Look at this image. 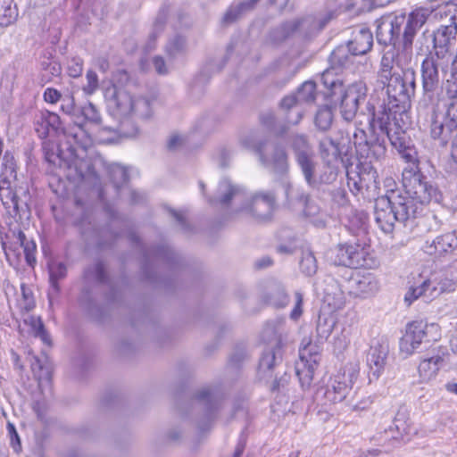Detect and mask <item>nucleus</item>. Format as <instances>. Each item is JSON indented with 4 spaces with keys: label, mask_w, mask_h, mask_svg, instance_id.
Wrapping results in <instances>:
<instances>
[{
    "label": "nucleus",
    "mask_w": 457,
    "mask_h": 457,
    "mask_svg": "<svg viewBox=\"0 0 457 457\" xmlns=\"http://www.w3.org/2000/svg\"><path fill=\"white\" fill-rule=\"evenodd\" d=\"M17 240L21 246L23 248L25 260L27 263L33 267L36 263L35 252H36V244L34 241L28 240L26 238L25 234L21 230H18L17 232Z\"/></svg>",
    "instance_id": "obj_36"
},
{
    "label": "nucleus",
    "mask_w": 457,
    "mask_h": 457,
    "mask_svg": "<svg viewBox=\"0 0 457 457\" xmlns=\"http://www.w3.org/2000/svg\"><path fill=\"white\" fill-rule=\"evenodd\" d=\"M18 16L15 6L12 5V0H0V25L8 27L16 21Z\"/></svg>",
    "instance_id": "obj_35"
},
{
    "label": "nucleus",
    "mask_w": 457,
    "mask_h": 457,
    "mask_svg": "<svg viewBox=\"0 0 457 457\" xmlns=\"http://www.w3.org/2000/svg\"><path fill=\"white\" fill-rule=\"evenodd\" d=\"M438 293L436 287L430 278H423L420 275L415 285L411 286L406 293L404 300L409 303H411L420 296L430 299L435 297Z\"/></svg>",
    "instance_id": "obj_24"
},
{
    "label": "nucleus",
    "mask_w": 457,
    "mask_h": 457,
    "mask_svg": "<svg viewBox=\"0 0 457 457\" xmlns=\"http://www.w3.org/2000/svg\"><path fill=\"white\" fill-rule=\"evenodd\" d=\"M365 145L368 146L367 156L371 155L376 159H379L386 154V147L382 143L376 142L369 145V144L365 142Z\"/></svg>",
    "instance_id": "obj_51"
},
{
    "label": "nucleus",
    "mask_w": 457,
    "mask_h": 457,
    "mask_svg": "<svg viewBox=\"0 0 457 457\" xmlns=\"http://www.w3.org/2000/svg\"><path fill=\"white\" fill-rule=\"evenodd\" d=\"M445 111L438 107L434 110L431 120V136L434 138H446L457 128V99H448Z\"/></svg>",
    "instance_id": "obj_10"
},
{
    "label": "nucleus",
    "mask_w": 457,
    "mask_h": 457,
    "mask_svg": "<svg viewBox=\"0 0 457 457\" xmlns=\"http://www.w3.org/2000/svg\"><path fill=\"white\" fill-rule=\"evenodd\" d=\"M153 65L155 71L160 75H165L168 73V67L164 59L161 55H155L152 59Z\"/></svg>",
    "instance_id": "obj_56"
},
{
    "label": "nucleus",
    "mask_w": 457,
    "mask_h": 457,
    "mask_svg": "<svg viewBox=\"0 0 457 457\" xmlns=\"http://www.w3.org/2000/svg\"><path fill=\"white\" fill-rule=\"evenodd\" d=\"M445 390L450 394L457 395V383H455V382L446 383Z\"/></svg>",
    "instance_id": "obj_64"
},
{
    "label": "nucleus",
    "mask_w": 457,
    "mask_h": 457,
    "mask_svg": "<svg viewBox=\"0 0 457 457\" xmlns=\"http://www.w3.org/2000/svg\"><path fill=\"white\" fill-rule=\"evenodd\" d=\"M395 430L397 435L393 436L392 438L397 441L409 440L412 428L409 420L405 419L403 415H398L395 419L394 428H390V431Z\"/></svg>",
    "instance_id": "obj_34"
},
{
    "label": "nucleus",
    "mask_w": 457,
    "mask_h": 457,
    "mask_svg": "<svg viewBox=\"0 0 457 457\" xmlns=\"http://www.w3.org/2000/svg\"><path fill=\"white\" fill-rule=\"evenodd\" d=\"M320 149L321 156L324 159H336L339 154V146L331 138H324L323 140H321L320 143Z\"/></svg>",
    "instance_id": "obj_44"
},
{
    "label": "nucleus",
    "mask_w": 457,
    "mask_h": 457,
    "mask_svg": "<svg viewBox=\"0 0 457 457\" xmlns=\"http://www.w3.org/2000/svg\"><path fill=\"white\" fill-rule=\"evenodd\" d=\"M370 126L374 130L378 129L382 133L386 134L392 145H396L397 140H399L400 137L397 136L396 132L392 133L393 129L391 128L390 115L386 110L373 114Z\"/></svg>",
    "instance_id": "obj_26"
},
{
    "label": "nucleus",
    "mask_w": 457,
    "mask_h": 457,
    "mask_svg": "<svg viewBox=\"0 0 457 457\" xmlns=\"http://www.w3.org/2000/svg\"><path fill=\"white\" fill-rule=\"evenodd\" d=\"M401 54L402 51L397 54L395 51H387L384 54L378 72V78L382 84H386V79H390L395 73L400 72L396 60L397 56Z\"/></svg>",
    "instance_id": "obj_27"
},
{
    "label": "nucleus",
    "mask_w": 457,
    "mask_h": 457,
    "mask_svg": "<svg viewBox=\"0 0 457 457\" xmlns=\"http://www.w3.org/2000/svg\"><path fill=\"white\" fill-rule=\"evenodd\" d=\"M260 0H245L237 6L231 7L225 14L224 20L227 22L236 21L241 14L253 10Z\"/></svg>",
    "instance_id": "obj_37"
},
{
    "label": "nucleus",
    "mask_w": 457,
    "mask_h": 457,
    "mask_svg": "<svg viewBox=\"0 0 457 457\" xmlns=\"http://www.w3.org/2000/svg\"><path fill=\"white\" fill-rule=\"evenodd\" d=\"M457 36V22H451L449 25H440L433 34L434 47L439 52L447 53L455 42Z\"/></svg>",
    "instance_id": "obj_23"
},
{
    "label": "nucleus",
    "mask_w": 457,
    "mask_h": 457,
    "mask_svg": "<svg viewBox=\"0 0 457 457\" xmlns=\"http://www.w3.org/2000/svg\"><path fill=\"white\" fill-rule=\"evenodd\" d=\"M110 177L115 185L120 187L121 185L126 183L129 179L128 172L126 169L119 164H113L110 167Z\"/></svg>",
    "instance_id": "obj_46"
},
{
    "label": "nucleus",
    "mask_w": 457,
    "mask_h": 457,
    "mask_svg": "<svg viewBox=\"0 0 457 457\" xmlns=\"http://www.w3.org/2000/svg\"><path fill=\"white\" fill-rule=\"evenodd\" d=\"M367 91L363 81H357L345 90L341 99V113L345 120L350 121L355 117L359 104L366 98Z\"/></svg>",
    "instance_id": "obj_12"
},
{
    "label": "nucleus",
    "mask_w": 457,
    "mask_h": 457,
    "mask_svg": "<svg viewBox=\"0 0 457 457\" xmlns=\"http://www.w3.org/2000/svg\"><path fill=\"white\" fill-rule=\"evenodd\" d=\"M445 90L448 99H457V71L450 70L445 82Z\"/></svg>",
    "instance_id": "obj_48"
},
{
    "label": "nucleus",
    "mask_w": 457,
    "mask_h": 457,
    "mask_svg": "<svg viewBox=\"0 0 457 457\" xmlns=\"http://www.w3.org/2000/svg\"><path fill=\"white\" fill-rule=\"evenodd\" d=\"M445 355L436 353L429 357L423 358L418 366V374L420 383H428L435 379L444 366Z\"/></svg>",
    "instance_id": "obj_19"
},
{
    "label": "nucleus",
    "mask_w": 457,
    "mask_h": 457,
    "mask_svg": "<svg viewBox=\"0 0 457 457\" xmlns=\"http://www.w3.org/2000/svg\"><path fill=\"white\" fill-rule=\"evenodd\" d=\"M299 104H301L299 103L298 98L295 93L285 96L280 102V107L285 111H288Z\"/></svg>",
    "instance_id": "obj_55"
},
{
    "label": "nucleus",
    "mask_w": 457,
    "mask_h": 457,
    "mask_svg": "<svg viewBox=\"0 0 457 457\" xmlns=\"http://www.w3.org/2000/svg\"><path fill=\"white\" fill-rule=\"evenodd\" d=\"M315 345H308L300 350V360L295 365V373L303 387H309L312 382L314 370L319 363V354Z\"/></svg>",
    "instance_id": "obj_13"
},
{
    "label": "nucleus",
    "mask_w": 457,
    "mask_h": 457,
    "mask_svg": "<svg viewBox=\"0 0 457 457\" xmlns=\"http://www.w3.org/2000/svg\"><path fill=\"white\" fill-rule=\"evenodd\" d=\"M62 112L67 114H74L75 111V101L73 96H69L62 100L61 106Z\"/></svg>",
    "instance_id": "obj_57"
},
{
    "label": "nucleus",
    "mask_w": 457,
    "mask_h": 457,
    "mask_svg": "<svg viewBox=\"0 0 457 457\" xmlns=\"http://www.w3.org/2000/svg\"><path fill=\"white\" fill-rule=\"evenodd\" d=\"M80 114L85 120L94 126H101L102 117L97 107L91 102L87 103L80 109Z\"/></svg>",
    "instance_id": "obj_42"
},
{
    "label": "nucleus",
    "mask_w": 457,
    "mask_h": 457,
    "mask_svg": "<svg viewBox=\"0 0 457 457\" xmlns=\"http://www.w3.org/2000/svg\"><path fill=\"white\" fill-rule=\"evenodd\" d=\"M408 16L404 14L394 17H383L378 20L377 25V37L379 42L392 43L401 33L402 25L407 22Z\"/></svg>",
    "instance_id": "obj_16"
},
{
    "label": "nucleus",
    "mask_w": 457,
    "mask_h": 457,
    "mask_svg": "<svg viewBox=\"0 0 457 457\" xmlns=\"http://www.w3.org/2000/svg\"><path fill=\"white\" fill-rule=\"evenodd\" d=\"M164 24L165 21L163 18L156 19L155 22L154 23L153 31L149 35V41L146 46L149 50L154 48L157 37L162 32Z\"/></svg>",
    "instance_id": "obj_50"
},
{
    "label": "nucleus",
    "mask_w": 457,
    "mask_h": 457,
    "mask_svg": "<svg viewBox=\"0 0 457 457\" xmlns=\"http://www.w3.org/2000/svg\"><path fill=\"white\" fill-rule=\"evenodd\" d=\"M332 19V14H327L322 24H318L316 19L312 15L303 16L301 18H297L291 21H288L286 24V29L288 32H300L303 34H309L313 32L314 30H319L325 26L327 22H328Z\"/></svg>",
    "instance_id": "obj_25"
},
{
    "label": "nucleus",
    "mask_w": 457,
    "mask_h": 457,
    "mask_svg": "<svg viewBox=\"0 0 457 457\" xmlns=\"http://www.w3.org/2000/svg\"><path fill=\"white\" fill-rule=\"evenodd\" d=\"M350 293L356 297H368L378 291L377 278L368 270L356 271L349 280Z\"/></svg>",
    "instance_id": "obj_15"
},
{
    "label": "nucleus",
    "mask_w": 457,
    "mask_h": 457,
    "mask_svg": "<svg viewBox=\"0 0 457 457\" xmlns=\"http://www.w3.org/2000/svg\"><path fill=\"white\" fill-rule=\"evenodd\" d=\"M288 383V378L287 377V375H285L284 377H282L279 381H275L273 386H272V390H278L280 386L284 387L285 385H287Z\"/></svg>",
    "instance_id": "obj_63"
},
{
    "label": "nucleus",
    "mask_w": 457,
    "mask_h": 457,
    "mask_svg": "<svg viewBox=\"0 0 457 457\" xmlns=\"http://www.w3.org/2000/svg\"><path fill=\"white\" fill-rule=\"evenodd\" d=\"M94 65L103 72L107 71L110 66L107 58L104 56L96 57L94 60Z\"/></svg>",
    "instance_id": "obj_59"
},
{
    "label": "nucleus",
    "mask_w": 457,
    "mask_h": 457,
    "mask_svg": "<svg viewBox=\"0 0 457 457\" xmlns=\"http://www.w3.org/2000/svg\"><path fill=\"white\" fill-rule=\"evenodd\" d=\"M457 248V232L452 231L440 235L432 241H427L424 249L428 254L444 255Z\"/></svg>",
    "instance_id": "obj_20"
},
{
    "label": "nucleus",
    "mask_w": 457,
    "mask_h": 457,
    "mask_svg": "<svg viewBox=\"0 0 457 457\" xmlns=\"http://www.w3.org/2000/svg\"><path fill=\"white\" fill-rule=\"evenodd\" d=\"M21 295L24 302L23 308L27 311L31 310L35 306V301L31 290L25 285H21Z\"/></svg>",
    "instance_id": "obj_54"
},
{
    "label": "nucleus",
    "mask_w": 457,
    "mask_h": 457,
    "mask_svg": "<svg viewBox=\"0 0 457 457\" xmlns=\"http://www.w3.org/2000/svg\"><path fill=\"white\" fill-rule=\"evenodd\" d=\"M439 51H436V59L426 58L422 62V82L425 92H433L439 83V69L445 71L446 63L439 58Z\"/></svg>",
    "instance_id": "obj_18"
},
{
    "label": "nucleus",
    "mask_w": 457,
    "mask_h": 457,
    "mask_svg": "<svg viewBox=\"0 0 457 457\" xmlns=\"http://www.w3.org/2000/svg\"><path fill=\"white\" fill-rule=\"evenodd\" d=\"M403 185L408 197L398 195L397 200L392 202L385 195L376 201L375 220L386 233L393 231L396 221L404 222L415 218L425 204L432 200H440L437 189L428 184L420 173H413L410 178H405Z\"/></svg>",
    "instance_id": "obj_1"
},
{
    "label": "nucleus",
    "mask_w": 457,
    "mask_h": 457,
    "mask_svg": "<svg viewBox=\"0 0 457 457\" xmlns=\"http://www.w3.org/2000/svg\"><path fill=\"white\" fill-rule=\"evenodd\" d=\"M290 145L294 151L295 159L300 156H306L314 154V151L304 135H293L290 137Z\"/></svg>",
    "instance_id": "obj_31"
},
{
    "label": "nucleus",
    "mask_w": 457,
    "mask_h": 457,
    "mask_svg": "<svg viewBox=\"0 0 457 457\" xmlns=\"http://www.w3.org/2000/svg\"><path fill=\"white\" fill-rule=\"evenodd\" d=\"M430 16L441 22L440 25H449L452 21L457 22V4L445 3L436 8L421 6L415 8L408 14L406 26H404L403 32V45L407 49V53L404 54V62L410 60L413 39Z\"/></svg>",
    "instance_id": "obj_4"
},
{
    "label": "nucleus",
    "mask_w": 457,
    "mask_h": 457,
    "mask_svg": "<svg viewBox=\"0 0 457 457\" xmlns=\"http://www.w3.org/2000/svg\"><path fill=\"white\" fill-rule=\"evenodd\" d=\"M287 330L282 324L265 328L263 337L267 341L269 348L261 358L259 364L261 372L269 373L281 361V347L287 339Z\"/></svg>",
    "instance_id": "obj_9"
},
{
    "label": "nucleus",
    "mask_w": 457,
    "mask_h": 457,
    "mask_svg": "<svg viewBox=\"0 0 457 457\" xmlns=\"http://www.w3.org/2000/svg\"><path fill=\"white\" fill-rule=\"evenodd\" d=\"M300 268L303 273L312 276L317 271V262L312 252H303L300 261Z\"/></svg>",
    "instance_id": "obj_45"
},
{
    "label": "nucleus",
    "mask_w": 457,
    "mask_h": 457,
    "mask_svg": "<svg viewBox=\"0 0 457 457\" xmlns=\"http://www.w3.org/2000/svg\"><path fill=\"white\" fill-rule=\"evenodd\" d=\"M298 98L299 103L311 104L316 97V85L312 81L304 82L295 93Z\"/></svg>",
    "instance_id": "obj_40"
},
{
    "label": "nucleus",
    "mask_w": 457,
    "mask_h": 457,
    "mask_svg": "<svg viewBox=\"0 0 457 457\" xmlns=\"http://www.w3.org/2000/svg\"><path fill=\"white\" fill-rule=\"evenodd\" d=\"M50 283L52 288L58 292V280L65 278L67 268L62 262H53L49 264Z\"/></svg>",
    "instance_id": "obj_41"
},
{
    "label": "nucleus",
    "mask_w": 457,
    "mask_h": 457,
    "mask_svg": "<svg viewBox=\"0 0 457 457\" xmlns=\"http://www.w3.org/2000/svg\"><path fill=\"white\" fill-rule=\"evenodd\" d=\"M333 120L334 113L332 108L324 106L318 110L314 121L319 129L326 131L331 127Z\"/></svg>",
    "instance_id": "obj_38"
},
{
    "label": "nucleus",
    "mask_w": 457,
    "mask_h": 457,
    "mask_svg": "<svg viewBox=\"0 0 457 457\" xmlns=\"http://www.w3.org/2000/svg\"><path fill=\"white\" fill-rule=\"evenodd\" d=\"M373 36L369 29L356 27L352 32V38L348 42V48L352 55L367 54L372 47Z\"/></svg>",
    "instance_id": "obj_21"
},
{
    "label": "nucleus",
    "mask_w": 457,
    "mask_h": 457,
    "mask_svg": "<svg viewBox=\"0 0 457 457\" xmlns=\"http://www.w3.org/2000/svg\"><path fill=\"white\" fill-rule=\"evenodd\" d=\"M260 161L263 165L271 169L275 173L286 174L288 170V156L285 147L278 143H272L266 147L253 146Z\"/></svg>",
    "instance_id": "obj_11"
},
{
    "label": "nucleus",
    "mask_w": 457,
    "mask_h": 457,
    "mask_svg": "<svg viewBox=\"0 0 457 457\" xmlns=\"http://www.w3.org/2000/svg\"><path fill=\"white\" fill-rule=\"evenodd\" d=\"M451 156L453 160L457 163V135L453 137L451 144Z\"/></svg>",
    "instance_id": "obj_62"
},
{
    "label": "nucleus",
    "mask_w": 457,
    "mask_h": 457,
    "mask_svg": "<svg viewBox=\"0 0 457 457\" xmlns=\"http://www.w3.org/2000/svg\"><path fill=\"white\" fill-rule=\"evenodd\" d=\"M299 165L306 183L310 187L317 186L316 179V168L317 162L315 161V154H312L306 156H300L295 159Z\"/></svg>",
    "instance_id": "obj_28"
},
{
    "label": "nucleus",
    "mask_w": 457,
    "mask_h": 457,
    "mask_svg": "<svg viewBox=\"0 0 457 457\" xmlns=\"http://www.w3.org/2000/svg\"><path fill=\"white\" fill-rule=\"evenodd\" d=\"M389 353L388 345L385 342H378L370 347L367 362L369 366V379L378 380L382 375L386 365V359Z\"/></svg>",
    "instance_id": "obj_17"
},
{
    "label": "nucleus",
    "mask_w": 457,
    "mask_h": 457,
    "mask_svg": "<svg viewBox=\"0 0 457 457\" xmlns=\"http://www.w3.org/2000/svg\"><path fill=\"white\" fill-rule=\"evenodd\" d=\"M440 328L436 323L414 320L407 324L400 339V351L405 356L411 355L423 342H436L440 338Z\"/></svg>",
    "instance_id": "obj_7"
},
{
    "label": "nucleus",
    "mask_w": 457,
    "mask_h": 457,
    "mask_svg": "<svg viewBox=\"0 0 457 457\" xmlns=\"http://www.w3.org/2000/svg\"><path fill=\"white\" fill-rule=\"evenodd\" d=\"M335 263L348 267H361L368 265L367 251L359 244H339L336 249Z\"/></svg>",
    "instance_id": "obj_14"
},
{
    "label": "nucleus",
    "mask_w": 457,
    "mask_h": 457,
    "mask_svg": "<svg viewBox=\"0 0 457 457\" xmlns=\"http://www.w3.org/2000/svg\"><path fill=\"white\" fill-rule=\"evenodd\" d=\"M380 453L378 449H370L366 451H360L353 457H376Z\"/></svg>",
    "instance_id": "obj_60"
},
{
    "label": "nucleus",
    "mask_w": 457,
    "mask_h": 457,
    "mask_svg": "<svg viewBox=\"0 0 457 457\" xmlns=\"http://www.w3.org/2000/svg\"><path fill=\"white\" fill-rule=\"evenodd\" d=\"M110 113L123 122L129 119L145 120L152 115L151 103L144 97H134L126 90L114 85L104 91Z\"/></svg>",
    "instance_id": "obj_5"
},
{
    "label": "nucleus",
    "mask_w": 457,
    "mask_h": 457,
    "mask_svg": "<svg viewBox=\"0 0 457 457\" xmlns=\"http://www.w3.org/2000/svg\"><path fill=\"white\" fill-rule=\"evenodd\" d=\"M335 319L331 316L320 315L317 323V332L320 337L327 338L335 327Z\"/></svg>",
    "instance_id": "obj_43"
},
{
    "label": "nucleus",
    "mask_w": 457,
    "mask_h": 457,
    "mask_svg": "<svg viewBox=\"0 0 457 457\" xmlns=\"http://www.w3.org/2000/svg\"><path fill=\"white\" fill-rule=\"evenodd\" d=\"M349 48L345 46L337 47L329 56V68L335 71L336 73L341 71L344 68L351 63V55L349 54Z\"/></svg>",
    "instance_id": "obj_30"
},
{
    "label": "nucleus",
    "mask_w": 457,
    "mask_h": 457,
    "mask_svg": "<svg viewBox=\"0 0 457 457\" xmlns=\"http://www.w3.org/2000/svg\"><path fill=\"white\" fill-rule=\"evenodd\" d=\"M24 325L28 327L29 333L40 339L46 345H50V338L45 330L44 325L39 317L28 316L24 319Z\"/></svg>",
    "instance_id": "obj_33"
},
{
    "label": "nucleus",
    "mask_w": 457,
    "mask_h": 457,
    "mask_svg": "<svg viewBox=\"0 0 457 457\" xmlns=\"http://www.w3.org/2000/svg\"><path fill=\"white\" fill-rule=\"evenodd\" d=\"M62 132L71 140V143L83 149L87 148L92 143L90 137L81 124H74L68 129H63Z\"/></svg>",
    "instance_id": "obj_29"
},
{
    "label": "nucleus",
    "mask_w": 457,
    "mask_h": 457,
    "mask_svg": "<svg viewBox=\"0 0 457 457\" xmlns=\"http://www.w3.org/2000/svg\"><path fill=\"white\" fill-rule=\"evenodd\" d=\"M407 53L406 47L403 45L402 54L397 56L396 64L400 72H396L390 79H386V94L389 98L396 103L404 104L414 94L415 90V73L412 70L406 68L411 62L410 60L404 62V54Z\"/></svg>",
    "instance_id": "obj_6"
},
{
    "label": "nucleus",
    "mask_w": 457,
    "mask_h": 457,
    "mask_svg": "<svg viewBox=\"0 0 457 457\" xmlns=\"http://www.w3.org/2000/svg\"><path fill=\"white\" fill-rule=\"evenodd\" d=\"M186 49L187 44L185 38L178 35L170 37L165 46V52L170 58L184 54Z\"/></svg>",
    "instance_id": "obj_39"
},
{
    "label": "nucleus",
    "mask_w": 457,
    "mask_h": 457,
    "mask_svg": "<svg viewBox=\"0 0 457 457\" xmlns=\"http://www.w3.org/2000/svg\"><path fill=\"white\" fill-rule=\"evenodd\" d=\"M46 121L50 124L51 126H54L55 123L59 122V116L55 113L47 112L46 116L45 117Z\"/></svg>",
    "instance_id": "obj_61"
},
{
    "label": "nucleus",
    "mask_w": 457,
    "mask_h": 457,
    "mask_svg": "<svg viewBox=\"0 0 457 457\" xmlns=\"http://www.w3.org/2000/svg\"><path fill=\"white\" fill-rule=\"evenodd\" d=\"M69 75L72 78H79L83 71V62L79 58H73L68 66Z\"/></svg>",
    "instance_id": "obj_53"
},
{
    "label": "nucleus",
    "mask_w": 457,
    "mask_h": 457,
    "mask_svg": "<svg viewBox=\"0 0 457 457\" xmlns=\"http://www.w3.org/2000/svg\"><path fill=\"white\" fill-rule=\"evenodd\" d=\"M304 215L311 219L312 222L317 227H324L326 224V215L321 212L320 207L311 201L308 196L304 197Z\"/></svg>",
    "instance_id": "obj_32"
},
{
    "label": "nucleus",
    "mask_w": 457,
    "mask_h": 457,
    "mask_svg": "<svg viewBox=\"0 0 457 457\" xmlns=\"http://www.w3.org/2000/svg\"><path fill=\"white\" fill-rule=\"evenodd\" d=\"M209 202L229 207L234 214L246 215L261 221L270 218L275 205L272 195L256 194L247 196L240 187L228 179L219 183L214 196Z\"/></svg>",
    "instance_id": "obj_2"
},
{
    "label": "nucleus",
    "mask_w": 457,
    "mask_h": 457,
    "mask_svg": "<svg viewBox=\"0 0 457 457\" xmlns=\"http://www.w3.org/2000/svg\"><path fill=\"white\" fill-rule=\"evenodd\" d=\"M303 295L300 292L295 293V306L290 313V318L297 320L303 314Z\"/></svg>",
    "instance_id": "obj_52"
},
{
    "label": "nucleus",
    "mask_w": 457,
    "mask_h": 457,
    "mask_svg": "<svg viewBox=\"0 0 457 457\" xmlns=\"http://www.w3.org/2000/svg\"><path fill=\"white\" fill-rule=\"evenodd\" d=\"M334 74H336V72L331 68H328L321 74V80L324 86L332 90V95H336L337 89L342 91V84L339 79L333 78Z\"/></svg>",
    "instance_id": "obj_47"
},
{
    "label": "nucleus",
    "mask_w": 457,
    "mask_h": 457,
    "mask_svg": "<svg viewBox=\"0 0 457 457\" xmlns=\"http://www.w3.org/2000/svg\"><path fill=\"white\" fill-rule=\"evenodd\" d=\"M87 84L83 87V91L86 95H93L99 87V80L97 74L89 70L86 74Z\"/></svg>",
    "instance_id": "obj_49"
},
{
    "label": "nucleus",
    "mask_w": 457,
    "mask_h": 457,
    "mask_svg": "<svg viewBox=\"0 0 457 457\" xmlns=\"http://www.w3.org/2000/svg\"><path fill=\"white\" fill-rule=\"evenodd\" d=\"M262 296L274 307H285L288 303V295L282 284L277 280H268L262 285Z\"/></svg>",
    "instance_id": "obj_22"
},
{
    "label": "nucleus",
    "mask_w": 457,
    "mask_h": 457,
    "mask_svg": "<svg viewBox=\"0 0 457 457\" xmlns=\"http://www.w3.org/2000/svg\"><path fill=\"white\" fill-rule=\"evenodd\" d=\"M360 371L358 363H351L342 374H337L331 379L324 391V397L330 403H337L346 401L351 403L354 392L353 385Z\"/></svg>",
    "instance_id": "obj_8"
},
{
    "label": "nucleus",
    "mask_w": 457,
    "mask_h": 457,
    "mask_svg": "<svg viewBox=\"0 0 457 457\" xmlns=\"http://www.w3.org/2000/svg\"><path fill=\"white\" fill-rule=\"evenodd\" d=\"M61 98V94L56 89L47 88L44 93V99L50 104H54Z\"/></svg>",
    "instance_id": "obj_58"
},
{
    "label": "nucleus",
    "mask_w": 457,
    "mask_h": 457,
    "mask_svg": "<svg viewBox=\"0 0 457 457\" xmlns=\"http://www.w3.org/2000/svg\"><path fill=\"white\" fill-rule=\"evenodd\" d=\"M17 165L14 155L6 151L0 172V199L6 212L15 221L29 218V189L17 178Z\"/></svg>",
    "instance_id": "obj_3"
}]
</instances>
